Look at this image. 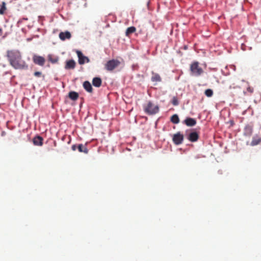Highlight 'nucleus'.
Returning a JSON list of instances; mask_svg holds the SVG:
<instances>
[{
    "label": "nucleus",
    "mask_w": 261,
    "mask_h": 261,
    "mask_svg": "<svg viewBox=\"0 0 261 261\" xmlns=\"http://www.w3.org/2000/svg\"><path fill=\"white\" fill-rule=\"evenodd\" d=\"M34 75L36 77H40L42 76V73L40 71H36L34 72Z\"/></svg>",
    "instance_id": "393cba45"
},
{
    "label": "nucleus",
    "mask_w": 261,
    "mask_h": 261,
    "mask_svg": "<svg viewBox=\"0 0 261 261\" xmlns=\"http://www.w3.org/2000/svg\"><path fill=\"white\" fill-rule=\"evenodd\" d=\"M6 10V3L3 2L2 3L0 8V14L3 15L4 14L5 10Z\"/></svg>",
    "instance_id": "4be33fe9"
},
{
    "label": "nucleus",
    "mask_w": 261,
    "mask_h": 261,
    "mask_svg": "<svg viewBox=\"0 0 261 261\" xmlns=\"http://www.w3.org/2000/svg\"><path fill=\"white\" fill-rule=\"evenodd\" d=\"M199 138V135L196 132H193L189 134L188 137V139L192 142H196Z\"/></svg>",
    "instance_id": "1a4fd4ad"
},
{
    "label": "nucleus",
    "mask_w": 261,
    "mask_h": 261,
    "mask_svg": "<svg viewBox=\"0 0 261 261\" xmlns=\"http://www.w3.org/2000/svg\"><path fill=\"white\" fill-rule=\"evenodd\" d=\"M71 37V34L68 31H66L65 32H61L59 34V38L62 40H65V39H69Z\"/></svg>",
    "instance_id": "9b49d317"
},
{
    "label": "nucleus",
    "mask_w": 261,
    "mask_h": 261,
    "mask_svg": "<svg viewBox=\"0 0 261 261\" xmlns=\"http://www.w3.org/2000/svg\"><path fill=\"white\" fill-rule=\"evenodd\" d=\"M144 112L148 115H154L159 111V107L154 105L150 101H148L147 105L143 106Z\"/></svg>",
    "instance_id": "f03ea898"
},
{
    "label": "nucleus",
    "mask_w": 261,
    "mask_h": 261,
    "mask_svg": "<svg viewBox=\"0 0 261 261\" xmlns=\"http://www.w3.org/2000/svg\"><path fill=\"white\" fill-rule=\"evenodd\" d=\"M204 94L205 95L208 97H212L213 95V91L212 89H206L205 92H204Z\"/></svg>",
    "instance_id": "5701e85b"
},
{
    "label": "nucleus",
    "mask_w": 261,
    "mask_h": 261,
    "mask_svg": "<svg viewBox=\"0 0 261 261\" xmlns=\"http://www.w3.org/2000/svg\"><path fill=\"white\" fill-rule=\"evenodd\" d=\"M23 19H24V20H28V18H23Z\"/></svg>",
    "instance_id": "c756f323"
},
{
    "label": "nucleus",
    "mask_w": 261,
    "mask_h": 261,
    "mask_svg": "<svg viewBox=\"0 0 261 261\" xmlns=\"http://www.w3.org/2000/svg\"><path fill=\"white\" fill-rule=\"evenodd\" d=\"M136 31V29L134 27H130L128 28L125 32V35L127 36H128L130 34L134 33Z\"/></svg>",
    "instance_id": "6ab92c4d"
},
{
    "label": "nucleus",
    "mask_w": 261,
    "mask_h": 261,
    "mask_svg": "<svg viewBox=\"0 0 261 261\" xmlns=\"http://www.w3.org/2000/svg\"><path fill=\"white\" fill-rule=\"evenodd\" d=\"M71 148L73 151H75L76 148H77V146H76V145H73L71 147Z\"/></svg>",
    "instance_id": "bb28decb"
},
{
    "label": "nucleus",
    "mask_w": 261,
    "mask_h": 261,
    "mask_svg": "<svg viewBox=\"0 0 261 261\" xmlns=\"http://www.w3.org/2000/svg\"><path fill=\"white\" fill-rule=\"evenodd\" d=\"M2 33V29L0 28V34Z\"/></svg>",
    "instance_id": "c85d7f7f"
},
{
    "label": "nucleus",
    "mask_w": 261,
    "mask_h": 261,
    "mask_svg": "<svg viewBox=\"0 0 261 261\" xmlns=\"http://www.w3.org/2000/svg\"><path fill=\"white\" fill-rule=\"evenodd\" d=\"M48 59L51 63L55 64L58 62L59 58L57 57H53L52 55H49L48 56Z\"/></svg>",
    "instance_id": "412c9836"
},
{
    "label": "nucleus",
    "mask_w": 261,
    "mask_h": 261,
    "mask_svg": "<svg viewBox=\"0 0 261 261\" xmlns=\"http://www.w3.org/2000/svg\"><path fill=\"white\" fill-rule=\"evenodd\" d=\"M151 80L153 82H160L162 81V78L158 73L152 72Z\"/></svg>",
    "instance_id": "ddd939ff"
},
{
    "label": "nucleus",
    "mask_w": 261,
    "mask_h": 261,
    "mask_svg": "<svg viewBox=\"0 0 261 261\" xmlns=\"http://www.w3.org/2000/svg\"><path fill=\"white\" fill-rule=\"evenodd\" d=\"M102 81L100 77H96L93 79L92 84L96 87H99L101 85Z\"/></svg>",
    "instance_id": "2eb2a0df"
},
{
    "label": "nucleus",
    "mask_w": 261,
    "mask_h": 261,
    "mask_svg": "<svg viewBox=\"0 0 261 261\" xmlns=\"http://www.w3.org/2000/svg\"><path fill=\"white\" fill-rule=\"evenodd\" d=\"M7 58L10 65L15 69H26L28 67L25 61L22 59L21 52L18 50H8Z\"/></svg>",
    "instance_id": "f257e3e1"
},
{
    "label": "nucleus",
    "mask_w": 261,
    "mask_h": 261,
    "mask_svg": "<svg viewBox=\"0 0 261 261\" xmlns=\"http://www.w3.org/2000/svg\"><path fill=\"white\" fill-rule=\"evenodd\" d=\"M33 63L40 66H43L45 63V59L42 56L34 55L32 58Z\"/></svg>",
    "instance_id": "39448f33"
},
{
    "label": "nucleus",
    "mask_w": 261,
    "mask_h": 261,
    "mask_svg": "<svg viewBox=\"0 0 261 261\" xmlns=\"http://www.w3.org/2000/svg\"><path fill=\"white\" fill-rule=\"evenodd\" d=\"M184 123L188 126H193L196 124V120L194 118L188 117L184 120Z\"/></svg>",
    "instance_id": "9d476101"
},
{
    "label": "nucleus",
    "mask_w": 261,
    "mask_h": 261,
    "mask_svg": "<svg viewBox=\"0 0 261 261\" xmlns=\"http://www.w3.org/2000/svg\"><path fill=\"white\" fill-rule=\"evenodd\" d=\"M120 62L117 60H111L107 62L105 65V68L109 71H113L115 68L118 67Z\"/></svg>",
    "instance_id": "20e7f679"
},
{
    "label": "nucleus",
    "mask_w": 261,
    "mask_h": 261,
    "mask_svg": "<svg viewBox=\"0 0 261 261\" xmlns=\"http://www.w3.org/2000/svg\"><path fill=\"white\" fill-rule=\"evenodd\" d=\"M261 142V138L258 136H254L250 143L251 146H255Z\"/></svg>",
    "instance_id": "4468645a"
},
{
    "label": "nucleus",
    "mask_w": 261,
    "mask_h": 261,
    "mask_svg": "<svg viewBox=\"0 0 261 261\" xmlns=\"http://www.w3.org/2000/svg\"><path fill=\"white\" fill-rule=\"evenodd\" d=\"M190 71L192 75L196 76L200 75L203 72V70L199 66L198 62H194L191 64Z\"/></svg>",
    "instance_id": "7ed1b4c3"
},
{
    "label": "nucleus",
    "mask_w": 261,
    "mask_h": 261,
    "mask_svg": "<svg viewBox=\"0 0 261 261\" xmlns=\"http://www.w3.org/2000/svg\"><path fill=\"white\" fill-rule=\"evenodd\" d=\"M171 121L174 124H177L179 122L178 116L177 114L172 115L170 119Z\"/></svg>",
    "instance_id": "aec40b11"
},
{
    "label": "nucleus",
    "mask_w": 261,
    "mask_h": 261,
    "mask_svg": "<svg viewBox=\"0 0 261 261\" xmlns=\"http://www.w3.org/2000/svg\"><path fill=\"white\" fill-rule=\"evenodd\" d=\"M43 138L39 136H37L34 138L33 140V144L36 146H42L43 145Z\"/></svg>",
    "instance_id": "f8f14e48"
},
{
    "label": "nucleus",
    "mask_w": 261,
    "mask_h": 261,
    "mask_svg": "<svg viewBox=\"0 0 261 261\" xmlns=\"http://www.w3.org/2000/svg\"><path fill=\"white\" fill-rule=\"evenodd\" d=\"M83 87L84 89L88 92H92L93 88L91 84L88 81H85L83 83Z\"/></svg>",
    "instance_id": "dca6fc26"
},
{
    "label": "nucleus",
    "mask_w": 261,
    "mask_h": 261,
    "mask_svg": "<svg viewBox=\"0 0 261 261\" xmlns=\"http://www.w3.org/2000/svg\"><path fill=\"white\" fill-rule=\"evenodd\" d=\"M69 97L73 100H76L79 98V94L74 91H71L68 94Z\"/></svg>",
    "instance_id": "a211bd4d"
},
{
    "label": "nucleus",
    "mask_w": 261,
    "mask_h": 261,
    "mask_svg": "<svg viewBox=\"0 0 261 261\" xmlns=\"http://www.w3.org/2000/svg\"><path fill=\"white\" fill-rule=\"evenodd\" d=\"M184 140V136L180 132H178L173 136L172 141L175 145L181 144Z\"/></svg>",
    "instance_id": "423d86ee"
},
{
    "label": "nucleus",
    "mask_w": 261,
    "mask_h": 261,
    "mask_svg": "<svg viewBox=\"0 0 261 261\" xmlns=\"http://www.w3.org/2000/svg\"><path fill=\"white\" fill-rule=\"evenodd\" d=\"M77 149L80 152H84L86 154L88 153V149L86 147V145L80 144L77 145Z\"/></svg>",
    "instance_id": "f3484780"
},
{
    "label": "nucleus",
    "mask_w": 261,
    "mask_h": 261,
    "mask_svg": "<svg viewBox=\"0 0 261 261\" xmlns=\"http://www.w3.org/2000/svg\"><path fill=\"white\" fill-rule=\"evenodd\" d=\"M76 65L75 62L71 59L66 61L65 68L66 69H73Z\"/></svg>",
    "instance_id": "6e6552de"
},
{
    "label": "nucleus",
    "mask_w": 261,
    "mask_h": 261,
    "mask_svg": "<svg viewBox=\"0 0 261 261\" xmlns=\"http://www.w3.org/2000/svg\"><path fill=\"white\" fill-rule=\"evenodd\" d=\"M247 91L251 94L253 92V88L251 87H248L247 89Z\"/></svg>",
    "instance_id": "a878e982"
},
{
    "label": "nucleus",
    "mask_w": 261,
    "mask_h": 261,
    "mask_svg": "<svg viewBox=\"0 0 261 261\" xmlns=\"http://www.w3.org/2000/svg\"><path fill=\"white\" fill-rule=\"evenodd\" d=\"M76 54L79 58V63L80 65H83L85 63L89 62L90 60L87 57L84 56L81 51L77 50Z\"/></svg>",
    "instance_id": "0eeeda50"
},
{
    "label": "nucleus",
    "mask_w": 261,
    "mask_h": 261,
    "mask_svg": "<svg viewBox=\"0 0 261 261\" xmlns=\"http://www.w3.org/2000/svg\"><path fill=\"white\" fill-rule=\"evenodd\" d=\"M6 135V132L5 131H3L2 132L1 136H4Z\"/></svg>",
    "instance_id": "cd10ccee"
},
{
    "label": "nucleus",
    "mask_w": 261,
    "mask_h": 261,
    "mask_svg": "<svg viewBox=\"0 0 261 261\" xmlns=\"http://www.w3.org/2000/svg\"><path fill=\"white\" fill-rule=\"evenodd\" d=\"M172 103L174 106H177L178 105V99L176 97H173L172 100Z\"/></svg>",
    "instance_id": "b1692460"
}]
</instances>
